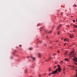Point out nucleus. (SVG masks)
<instances>
[{
    "label": "nucleus",
    "instance_id": "obj_9",
    "mask_svg": "<svg viewBox=\"0 0 77 77\" xmlns=\"http://www.w3.org/2000/svg\"><path fill=\"white\" fill-rule=\"evenodd\" d=\"M31 57L33 59V60H35V58H34L32 57Z\"/></svg>",
    "mask_w": 77,
    "mask_h": 77
},
{
    "label": "nucleus",
    "instance_id": "obj_2",
    "mask_svg": "<svg viewBox=\"0 0 77 77\" xmlns=\"http://www.w3.org/2000/svg\"><path fill=\"white\" fill-rule=\"evenodd\" d=\"M74 51H72L70 53L71 56H70V57H75V55L76 54V53H74Z\"/></svg>",
    "mask_w": 77,
    "mask_h": 77
},
{
    "label": "nucleus",
    "instance_id": "obj_1",
    "mask_svg": "<svg viewBox=\"0 0 77 77\" xmlns=\"http://www.w3.org/2000/svg\"><path fill=\"white\" fill-rule=\"evenodd\" d=\"M57 66H58V69H56L55 71H54L53 72L51 73L52 74H55L56 73H57L58 72H60L61 71V68L60 66V65H58Z\"/></svg>",
    "mask_w": 77,
    "mask_h": 77
},
{
    "label": "nucleus",
    "instance_id": "obj_31",
    "mask_svg": "<svg viewBox=\"0 0 77 77\" xmlns=\"http://www.w3.org/2000/svg\"><path fill=\"white\" fill-rule=\"evenodd\" d=\"M29 56H28V57H27V58H29Z\"/></svg>",
    "mask_w": 77,
    "mask_h": 77
},
{
    "label": "nucleus",
    "instance_id": "obj_19",
    "mask_svg": "<svg viewBox=\"0 0 77 77\" xmlns=\"http://www.w3.org/2000/svg\"><path fill=\"white\" fill-rule=\"evenodd\" d=\"M32 48H30L29 49V50H32Z\"/></svg>",
    "mask_w": 77,
    "mask_h": 77
},
{
    "label": "nucleus",
    "instance_id": "obj_32",
    "mask_svg": "<svg viewBox=\"0 0 77 77\" xmlns=\"http://www.w3.org/2000/svg\"><path fill=\"white\" fill-rule=\"evenodd\" d=\"M41 29H42V27H41Z\"/></svg>",
    "mask_w": 77,
    "mask_h": 77
},
{
    "label": "nucleus",
    "instance_id": "obj_37",
    "mask_svg": "<svg viewBox=\"0 0 77 77\" xmlns=\"http://www.w3.org/2000/svg\"><path fill=\"white\" fill-rule=\"evenodd\" d=\"M50 43H51V42H50Z\"/></svg>",
    "mask_w": 77,
    "mask_h": 77
},
{
    "label": "nucleus",
    "instance_id": "obj_6",
    "mask_svg": "<svg viewBox=\"0 0 77 77\" xmlns=\"http://www.w3.org/2000/svg\"><path fill=\"white\" fill-rule=\"evenodd\" d=\"M70 38H72L73 37V35H70Z\"/></svg>",
    "mask_w": 77,
    "mask_h": 77
},
{
    "label": "nucleus",
    "instance_id": "obj_16",
    "mask_svg": "<svg viewBox=\"0 0 77 77\" xmlns=\"http://www.w3.org/2000/svg\"><path fill=\"white\" fill-rule=\"evenodd\" d=\"M57 33H58V35H59V34H60V32H59V31Z\"/></svg>",
    "mask_w": 77,
    "mask_h": 77
},
{
    "label": "nucleus",
    "instance_id": "obj_35",
    "mask_svg": "<svg viewBox=\"0 0 77 77\" xmlns=\"http://www.w3.org/2000/svg\"><path fill=\"white\" fill-rule=\"evenodd\" d=\"M76 21L77 22V19H76Z\"/></svg>",
    "mask_w": 77,
    "mask_h": 77
},
{
    "label": "nucleus",
    "instance_id": "obj_14",
    "mask_svg": "<svg viewBox=\"0 0 77 77\" xmlns=\"http://www.w3.org/2000/svg\"><path fill=\"white\" fill-rule=\"evenodd\" d=\"M74 63L75 65H77V63L76 62H74Z\"/></svg>",
    "mask_w": 77,
    "mask_h": 77
},
{
    "label": "nucleus",
    "instance_id": "obj_8",
    "mask_svg": "<svg viewBox=\"0 0 77 77\" xmlns=\"http://www.w3.org/2000/svg\"><path fill=\"white\" fill-rule=\"evenodd\" d=\"M65 60H66V61H67V62H68V61H69V60H68V59L67 58H65Z\"/></svg>",
    "mask_w": 77,
    "mask_h": 77
},
{
    "label": "nucleus",
    "instance_id": "obj_7",
    "mask_svg": "<svg viewBox=\"0 0 77 77\" xmlns=\"http://www.w3.org/2000/svg\"><path fill=\"white\" fill-rule=\"evenodd\" d=\"M46 32H48V33H51V31H50L49 32H48V31H46Z\"/></svg>",
    "mask_w": 77,
    "mask_h": 77
},
{
    "label": "nucleus",
    "instance_id": "obj_21",
    "mask_svg": "<svg viewBox=\"0 0 77 77\" xmlns=\"http://www.w3.org/2000/svg\"><path fill=\"white\" fill-rule=\"evenodd\" d=\"M41 75H39V77H41Z\"/></svg>",
    "mask_w": 77,
    "mask_h": 77
},
{
    "label": "nucleus",
    "instance_id": "obj_33",
    "mask_svg": "<svg viewBox=\"0 0 77 77\" xmlns=\"http://www.w3.org/2000/svg\"><path fill=\"white\" fill-rule=\"evenodd\" d=\"M51 74V73H50V74H49V75H50Z\"/></svg>",
    "mask_w": 77,
    "mask_h": 77
},
{
    "label": "nucleus",
    "instance_id": "obj_23",
    "mask_svg": "<svg viewBox=\"0 0 77 77\" xmlns=\"http://www.w3.org/2000/svg\"><path fill=\"white\" fill-rule=\"evenodd\" d=\"M63 63V61H62L61 62V63Z\"/></svg>",
    "mask_w": 77,
    "mask_h": 77
},
{
    "label": "nucleus",
    "instance_id": "obj_26",
    "mask_svg": "<svg viewBox=\"0 0 77 77\" xmlns=\"http://www.w3.org/2000/svg\"><path fill=\"white\" fill-rule=\"evenodd\" d=\"M66 43L64 44V45L65 46V45H66Z\"/></svg>",
    "mask_w": 77,
    "mask_h": 77
},
{
    "label": "nucleus",
    "instance_id": "obj_28",
    "mask_svg": "<svg viewBox=\"0 0 77 77\" xmlns=\"http://www.w3.org/2000/svg\"><path fill=\"white\" fill-rule=\"evenodd\" d=\"M57 52L58 53H59V51H57Z\"/></svg>",
    "mask_w": 77,
    "mask_h": 77
},
{
    "label": "nucleus",
    "instance_id": "obj_17",
    "mask_svg": "<svg viewBox=\"0 0 77 77\" xmlns=\"http://www.w3.org/2000/svg\"><path fill=\"white\" fill-rule=\"evenodd\" d=\"M51 59V58H50L48 60H46V61H48L49 60H50Z\"/></svg>",
    "mask_w": 77,
    "mask_h": 77
},
{
    "label": "nucleus",
    "instance_id": "obj_3",
    "mask_svg": "<svg viewBox=\"0 0 77 77\" xmlns=\"http://www.w3.org/2000/svg\"><path fill=\"white\" fill-rule=\"evenodd\" d=\"M73 60L74 61H75V62H77V58H74L73 59Z\"/></svg>",
    "mask_w": 77,
    "mask_h": 77
},
{
    "label": "nucleus",
    "instance_id": "obj_24",
    "mask_svg": "<svg viewBox=\"0 0 77 77\" xmlns=\"http://www.w3.org/2000/svg\"><path fill=\"white\" fill-rule=\"evenodd\" d=\"M49 70L50 71H51V69H49Z\"/></svg>",
    "mask_w": 77,
    "mask_h": 77
},
{
    "label": "nucleus",
    "instance_id": "obj_29",
    "mask_svg": "<svg viewBox=\"0 0 77 77\" xmlns=\"http://www.w3.org/2000/svg\"><path fill=\"white\" fill-rule=\"evenodd\" d=\"M67 27H69V26H68V25L67 26Z\"/></svg>",
    "mask_w": 77,
    "mask_h": 77
},
{
    "label": "nucleus",
    "instance_id": "obj_5",
    "mask_svg": "<svg viewBox=\"0 0 77 77\" xmlns=\"http://www.w3.org/2000/svg\"><path fill=\"white\" fill-rule=\"evenodd\" d=\"M71 67H72L73 68H76V69H77V67H76V66H72Z\"/></svg>",
    "mask_w": 77,
    "mask_h": 77
},
{
    "label": "nucleus",
    "instance_id": "obj_13",
    "mask_svg": "<svg viewBox=\"0 0 77 77\" xmlns=\"http://www.w3.org/2000/svg\"><path fill=\"white\" fill-rule=\"evenodd\" d=\"M38 56H39V57H41V54H38Z\"/></svg>",
    "mask_w": 77,
    "mask_h": 77
},
{
    "label": "nucleus",
    "instance_id": "obj_15",
    "mask_svg": "<svg viewBox=\"0 0 77 77\" xmlns=\"http://www.w3.org/2000/svg\"><path fill=\"white\" fill-rule=\"evenodd\" d=\"M74 26V27H76V28H77V26H75V25H73Z\"/></svg>",
    "mask_w": 77,
    "mask_h": 77
},
{
    "label": "nucleus",
    "instance_id": "obj_34",
    "mask_svg": "<svg viewBox=\"0 0 77 77\" xmlns=\"http://www.w3.org/2000/svg\"><path fill=\"white\" fill-rule=\"evenodd\" d=\"M72 69H74V68H72Z\"/></svg>",
    "mask_w": 77,
    "mask_h": 77
},
{
    "label": "nucleus",
    "instance_id": "obj_25",
    "mask_svg": "<svg viewBox=\"0 0 77 77\" xmlns=\"http://www.w3.org/2000/svg\"><path fill=\"white\" fill-rule=\"evenodd\" d=\"M19 46H20V47H21V45H19Z\"/></svg>",
    "mask_w": 77,
    "mask_h": 77
},
{
    "label": "nucleus",
    "instance_id": "obj_36",
    "mask_svg": "<svg viewBox=\"0 0 77 77\" xmlns=\"http://www.w3.org/2000/svg\"><path fill=\"white\" fill-rule=\"evenodd\" d=\"M61 39H62H62H63V38H62Z\"/></svg>",
    "mask_w": 77,
    "mask_h": 77
},
{
    "label": "nucleus",
    "instance_id": "obj_20",
    "mask_svg": "<svg viewBox=\"0 0 77 77\" xmlns=\"http://www.w3.org/2000/svg\"><path fill=\"white\" fill-rule=\"evenodd\" d=\"M73 22L74 23H75V20H73Z\"/></svg>",
    "mask_w": 77,
    "mask_h": 77
},
{
    "label": "nucleus",
    "instance_id": "obj_30",
    "mask_svg": "<svg viewBox=\"0 0 77 77\" xmlns=\"http://www.w3.org/2000/svg\"><path fill=\"white\" fill-rule=\"evenodd\" d=\"M56 42H58V41H56Z\"/></svg>",
    "mask_w": 77,
    "mask_h": 77
},
{
    "label": "nucleus",
    "instance_id": "obj_18",
    "mask_svg": "<svg viewBox=\"0 0 77 77\" xmlns=\"http://www.w3.org/2000/svg\"><path fill=\"white\" fill-rule=\"evenodd\" d=\"M56 68V66H54V68Z\"/></svg>",
    "mask_w": 77,
    "mask_h": 77
},
{
    "label": "nucleus",
    "instance_id": "obj_27",
    "mask_svg": "<svg viewBox=\"0 0 77 77\" xmlns=\"http://www.w3.org/2000/svg\"><path fill=\"white\" fill-rule=\"evenodd\" d=\"M40 42V43H41V42H42V41H40V42Z\"/></svg>",
    "mask_w": 77,
    "mask_h": 77
},
{
    "label": "nucleus",
    "instance_id": "obj_10",
    "mask_svg": "<svg viewBox=\"0 0 77 77\" xmlns=\"http://www.w3.org/2000/svg\"><path fill=\"white\" fill-rule=\"evenodd\" d=\"M76 74H75V77H77V70H76Z\"/></svg>",
    "mask_w": 77,
    "mask_h": 77
},
{
    "label": "nucleus",
    "instance_id": "obj_11",
    "mask_svg": "<svg viewBox=\"0 0 77 77\" xmlns=\"http://www.w3.org/2000/svg\"><path fill=\"white\" fill-rule=\"evenodd\" d=\"M62 26V25H60L59 26L57 27V30H59V27H60V26Z\"/></svg>",
    "mask_w": 77,
    "mask_h": 77
},
{
    "label": "nucleus",
    "instance_id": "obj_12",
    "mask_svg": "<svg viewBox=\"0 0 77 77\" xmlns=\"http://www.w3.org/2000/svg\"><path fill=\"white\" fill-rule=\"evenodd\" d=\"M67 52H66L65 54H64V55H66V54H67Z\"/></svg>",
    "mask_w": 77,
    "mask_h": 77
},
{
    "label": "nucleus",
    "instance_id": "obj_22",
    "mask_svg": "<svg viewBox=\"0 0 77 77\" xmlns=\"http://www.w3.org/2000/svg\"><path fill=\"white\" fill-rule=\"evenodd\" d=\"M73 6H75V7H77V6L75 5H74Z\"/></svg>",
    "mask_w": 77,
    "mask_h": 77
},
{
    "label": "nucleus",
    "instance_id": "obj_4",
    "mask_svg": "<svg viewBox=\"0 0 77 77\" xmlns=\"http://www.w3.org/2000/svg\"><path fill=\"white\" fill-rule=\"evenodd\" d=\"M64 42H65L66 41H67V42H68V40L66 38H65L64 40Z\"/></svg>",
    "mask_w": 77,
    "mask_h": 77
}]
</instances>
